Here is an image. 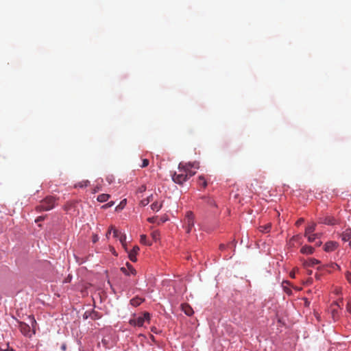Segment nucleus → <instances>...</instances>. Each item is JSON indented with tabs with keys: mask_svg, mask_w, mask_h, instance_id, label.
Instances as JSON below:
<instances>
[{
	"mask_svg": "<svg viewBox=\"0 0 351 351\" xmlns=\"http://www.w3.org/2000/svg\"><path fill=\"white\" fill-rule=\"evenodd\" d=\"M29 319L32 324V328L26 323L21 322H19V329L25 336L31 337L36 332L34 326L36 324V322L34 317L29 316Z\"/></svg>",
	"mask_w": 351,
	"mask_h": 351,
	"instance_id": "f257e3e1",
	"label": "nucleus"
},
{
	"mask_svg": "<svg viewBox=\"0 0 351 351\" xmlns=\"http://www.w3.org/2000/svg\"><path fill=\"white\" fill-rule=\"evenodd\" d=\"M56 204V199L53 197H47L45 199L40 202V204L36 207L38 212L50 210L54 208Z\"/></svg>",
	"mask_w": 351,
	"mask_h": 351,
	"instance_id": "f03ea898",
	"label": "nucleus"
},
{
	"mask_svg": "<svg viewBox=\"0 0 351 351\" xmlns=\"http://www.w3.org/2000/svg\"><path fill=\"white\" fill-rule=\"evenodd\" d=\"M172 180L175 183L180 185L188 180V173L186 169H183L182 164L179 165L178 171L172 175Z\"/></svg>",
	"mask_w": 351,
	"mask_h": 351,
	"instance_id": "7ed1b4c3",
	"label": "nucleus"
},
{
	"mask_svg": "<svg viewBox=\"0 0 351 351\" xmlns=\"http://www.w3.org/2000/svg\"><path fill=\"white\" fill-rule=\"evenodd\" d=\"M150 314L147 312H145L142 316H138L131 319L129 322L130 324L134 326H143L144 323L147 322L149 323Z\"/></svg>",
	"mask_w": 351,
	"mask_h": 351,
	"instance_id": "20e7f679",
	"label": "nucleus"
},
{
	"mask_svg": "<svg viewBox=\"0 0 351 351\" xmlns=\"http://www.w3.org/2000/svg\"><path fill=\"white\" fill-rule=\"evenodd\" d=\"M184 223L186 232H191L192 228L194 226L195 224V216L193 212L188 211L186 213L184 219Z\"/></svg>",
	"mask_w": 351,
	"mask_h": 351,
	"instance_id": "39448f33",
	"label": "nucleus"
},
{
	"mask_svg": "<svg viewBox=\"0 0 351 351\" xmlns=\"http://www.w3.org/2000/svg\"><path fill=\"white\" fill-rule=\"evenodd\" d=\"M195 167L198 168V164L193 163L191 164V162H189L188 164H186L185 165H182L183 169H186V172L188 173V179L195 175V172L191 170V168Z\"/></svg>",
	"mask_w": 351,
	"mask_h": 351,
	"instance_id": "423d86ee",
	"label": "nucleus"
},
{
	"mask_svg": "<svg viewBox=\"0 0 351 351\" xmlns=\"http://www.w3.org/2000/svg\"><path fill=\"white\" fill-rule=\"evenodd\" d=\"M139 247L137 245L134 246L133 249L128 252V256L131 261L136 262V254L139 251Z\"/></svg>",
	"mask_w": 351,
	"mask_h": 351,
	"instance_id": "0eeeda50",
	"label": "nucleus"
},
{
	"mask_svg": "<svg viewBox=\"0 0 351 351\" xmlns=\"http://www.w3.org/2000/svg\"><path fill=\"white\" fill-rule=\"evenodd\" d=\"M181 307H182V310L184 311V313L188 316L192 315L194 313L191 306L186 303L182 304Z\"/></svg>",
	"mask_w": 351,
	"mask_h": 351,
	"instance_id": "6e6552de",
	"label": "nucleus"
},
{
	"mask_svg": "<svg viewBox=\"0 0 351 351\" xmlns=\"http://www.w3.org/2000/svg\"><path fill=\"white\" fill-rule=\"evenodd\" d=\"M341 237L342 241L346 242L350 241L351 239V229H346L343 233L341 234Z\"/></svg>",
	"mask_w": 351,
	"mask_h": 351,
	"instance_id": "1a4fd4ad",
	"label": "nucleus"
},
{
	"mask_svg": "<svg viewBox=\"0 0 351 351\" xmlns=\"http://www.w3.org/2000/svg\"><path fill=\"white\" fill-rule=\"evenodd\" d=\"M337 247V243L333 241L327 242L324 245V250L326 252L333 251Z\"/></svg>",
	"mask_w": 351,
	"mask_h": 351,
	"instance_id": "9d476101",
	"label": "nucleus"
},
{
	"mask_svg": "<svg viewBox=\"0 0 351 351\" xmlns=\"http://www.w3.org/2000/svg\"><path fill=\"white\" fill-rule=\"evenodd\" d=\"M300 252L304 254H312L314 252V248L309 245H304L301 248Z\"/></svg>",
	"mask_w": 351,
	"mask_h": 351,
	"instance_id": "9b49d317",
	"label": "nucleus"
},
{
	"mask_svg": "<svg viewBox=\"0 0 351 351\" xmlns=\"http://www.w3.org/2000/svg\"><path fill=\"white\" fill-rule=\"evenodd\" d=\"M316 228V223H312L311 224L308 225L305 230L304 236H307V234H314V231L315 230Z\"/></svg>",
	"mask_w": 351,
	"mask_h": 351,
	"instance_id": "f8f14e48",
	"label": "nucleus"
},
{
	"mask_svg": "<svg viewBox=\"0 0 351 351\" xmlns=\"http://www.w3.org/2000/svg\"><path fill=\"white\" fill-rule=\"evenodd\" d=\"M322 222L327 225H334L336 223V219L330 216H326L323 219Z\"/></svg>",
	"mask_w": 351,
	"mask_h": 351,
	"instance_id": "ddd939ff",
	"label": "nucleus"
},
{
	"mask_svg": "<svg viewBox=\"0 0 351 351\" xmlns=\"http://www.w3.org/2000/svg\"><path fill=\"white\" fill-rule=\"evenodd\" d=\"M339 307V304L338 302H335L332 304V315L334 319L338 315V308Z\"/></svg>",
	"mask_w": 351,
	"mask_h": 351,
	"instance_id": "4468645a",
	"label": "nucleus"
},
{
	"mask_svg": "<svg viewBox=\"0 0 351 351\" xmlns=\"http://www.w3.org/2000/svg\"><path fill=\"white\" fill-rule=\"evenodd\" d=\"M110 197V195H108V194H106V193H103V194H100L97 196V201H99V202H107L109 198Z\"/></svg>",
	"mask_w": 351,
	"mask_h": 351,
	"instance_id": "2eb2a0df",
	"label": "nucleus"
},
{
	"mask_svg": "<svg viewBox=\"0 0 351 351\" xmlns=\"http://www.w3.org/2000/svg\"><path fill=\"white\" fill-rule=\"evenodd\" d=\"M320 263V261L315 258H310L306 263H304V265L306 267H313L315 265H317Z\"/></svg>",
	"mask_w": 351,
	"mask_h": 351,
	"instance_id": "dca6fc26",
	"label": "nucleus"
},
{
	"mask_svg": "<svg viewBox=\"0 0 351 351\" xmlns=\"http://www.w3.org/2000/svg\"><path fill=\"white\" fill-rule=\"evenodd\" d=\"M143 300L142 298L136 297L130 300V304L134 306H138L143 302Z\"/></svg>",
	"mask_w": 351,
	"mask_h": 351,
	"instance_id": "f3484780",
	"label": "nucleus"
},
{
	"mask_svg": "<svg viewBox=\"0 0 351 351\" xmlns=\"http://www.w3.org/2000/svg\"><path fill=\"white\" fill-rule=\"evenodd\" d=\"M197 183L204 188H206L207 186V181L204 176H199L198 177Z\"/></svg>",
	"mask_w": 351,
	"mask_h": 351,
	"instance_id": "a211bd4d",
	"label": "nucleus"
},
{
	"mask_svg": "<svg viewBox=\"0 0 351 351\" xmlns=\"http://www.w3.org/2000/svg\"><path fill=\"white\" fill-rule=\"evenodd\" d=\"M321 236V234H307V236H305L307 237L308 242H313L316 240V239L319 238Z\"/></svg>",
	"mask_w": 351,
	"mask_h": 351,
	"instance_id": "6ab92c4d",
	"label": "nucleus"
},
{
	"mask_svg": "<svg viewBox=\"0 0 351 351\" xmlns=\"http://www.w3.org/2000/svg\"><path fill=\"white\" fill-rule=\"evenodd\" d=\"M162 206V204L161 202H155L151 205V208L154 211L158 212Z\"/></svg>",
	"mask_w": 351,
	"mask_h": 351,
	"instance_id": "aec40b11",
	"label": "nucleus"
},
{
	"mask_svg": "<svg viewBox=\"0 0 351 351\" xmlns=\"http://www.w3.org/2000/svg\"><path fill=\"white\" fill-rule=\"evenodd\" d=\"M271 223H267L266 225H264V226H261L259 227V230L262 232H265V233H267V232H269L271 230Z\"/></svg>",
	"mask_w": 351,
	"mask_h": 351,
	"instance_id": "412c9836",
	"label": "nucleus"
},
{
	"mask_svg": "<svg viewBox=\"0 0 351 351\" xmlns=\"http://www.w3.org/2000/svg\"><path fill=\"white\" fill-rule=\"evenodd\" d=\"M119 241L121 242V243L122 244L123 247L125 249V250H127L125 234H121L120 237H119Z\"/></svg>",
	"mask_w": 351,
	"mask_h": 351,
	"instance_id": "4be33fe9",
	"label": "nucleus"
},
{
	"mask_svg": "<svg viewBox=\"0 0 351 351\" xmlns=\"http://www.w3.org/2000/svg\"><path fill=\"white\" fill-rule=\"evenodd\" d=\"M88 316H90V317L92 319H99L100 317V316L99 315L97 311H90Z\"/></svg>",
	"mask_w": 351,
	"mask_h": 351,
	"instance_id": "5701e85b",
	"label": "nucleus"
},
{
	"mask_svg": "<svg viewBox=\"0 0 351 351\" xmlns=\"http://www.w3.org/2000/svg\"><path fill=\"white\" fill-rule=\"evenodd\" d=\"M160 233L157 230H154L152 232V239L156 241L158 239H159Z\"/></svg>",
	"mask_w": 351,
	"mask_h": 351,
	"instance_id": "b1692460",
	"label": "nucleus"
},
{
	"mask_svg": "<svg viewBox=\"0 0 351 351\" xmlns=\"http://www.w3.org/2000/svg\"><path fill=\"white\" fill-rule=\"evenodd\" d=\"M140 241H141V243L145 244V245H151L150 243L147 242V237L145 234L141 235V240H140Z\"/></svg>",
	"mask_w": 351,
	"mask_h": 351,
	"instance_id": "393cba45",
	"label": "nucleus"
},
{
	"mask_svg": "<svg viewBox=\"0 0 351 351\" xmlns=\"http://www.w3.org/2000/svg\"><path fill=\"white\" fill-rule=\"evenodd\" d=\"M150 197H149L147 199H143L141 202V205L143 206H145L146 205H147L149 204V201H150Z\"/></svg>",
	"mask_w": 351,
	"mask_h": 351,
	"instance_id": "a878e982",
	"label": "nucleus"
},
{
	"mask_svg": "<svg viewBox=\"0 0 351 351\" xmlns=\"http://www.w3.org/2000/svg\"><path fill=\"white\" fill-rule=\"evenodd\" d=\"M113 236L116 238H119L122 233L119 232L118 230L113 228Z\"/></svg>",
	"mask_w": 351,
	"mask_h": 351,
	"instance_id": "bb28decb",
	"label": "nucleus"
},
{
	"mask_svg": "<svg viewBox=\"0 0 351 351\" xmlns=\"http://www.w3.org/2000/svg\"><path fill=\"white\" fill-rule=\"evenodd\" d=\"M125 204H126V199L122 200L120 204L118 206H117L116 210L123 208V207L125 206Z\"/></svg>",
	"mask_w": 351,
	"mask_h": 351,
	"instance_id": "cd10ccee",
	"label": "nucleus"
},
{
	"mask_svg": "<svg viewBox=\"0 0 351 351\" xmlns=\"http://www.w3.org/2000/svg\"><path fill=\"white\" fill-rule=\"evenodd\" d=\"M345 275H346V280L348 281V282L350 284H351V272L346 271Z\"/></svg>",
	"mask_w": 351,
	"mask_h": 351,
	"instance_id": "c85d7f7f",
	"label": "nucleus"
},
{
	"mask_svg": "<svg viewBox=\"0 0 351 351\" xmlns=\"http://www.w3.org/2000/svg\"><path fill=\"white\" fill-rule=\"evenodd\" d=\"M149 165V160L147 159H143L142 165H141V167L144 168L148 166Z\"/></svg>",
	"mask_w": 351,
	"mask_h": 351,
	"instance_id": "c756f323",
	"label": "nucleus"
},
{
	"mask_svg": "<svg viewBox=\"0 0 351 351\" xmlns=\"http://www.w3.org/2000/svg\"><path fill=\"white\" fill-rule=\"evenodd\" d=\"M114 204V202H110L102 206L104 208H108L112 206Z\"/></svg>",
	"mask_w": 351,
	"mask_h": 351,
	"instance_id": "7c9ffc66",
	"label": "nucleus"
},
{
	"mask_svg": "<svg viewBox=\"0 0 351 351\" xmlns=\"http://www.w3.org/2000/svg\"><path fill=\"white\" fill-rule=\"evenodd\" d=\"M127 266L128 267L129 269L130 270V272L132 274H136V270L132 267V266L130 264L127 263Z\"/></svg>",
	"mask_w": 351,
	"mask_h": 351,
	"instance_id": "2f4dec72",
	"label": "nucleus"
},
{
	"mask_svg": "<svg viewBox=\"0 0 351 351\" xmlns=\"http://www.w3.org/2000/svg\"><path fill=\"white\" fill-rule=\"evenodd\" d=\"M157 217H152L147 219V221L149 223H155L156 221Z\"/></svg>",
	"mask_w": 351,
	"mask_h": 351,
	"instance_id": "473e14b6",
	"label": "nucleus"
},
{
	"mask_svg": "<svg viewBox=\"0 0 351 351\" xmlns=\"http://www.w3.org/2000/svg\"><path fill=\"white\" fill-rule=\"evenodd\" d=\"M208 204L210 206H215V202L213 199H210V198H208Z\"/></svg>",
	"mask_w": 351,
	"mask_h": 351,
	"instance_id": "72a5a7b5",
	"label": "nucleus"
},
{
	"mask_svg": "<svg viewBox=\"0 0 351 351\" xmlns=\"http://www.w3.org/2000/svg\"><path fill=\"white\" fill-rule=\"evenodd\" d=\"M45 219V217L44 216H40L38 217H37L35 220V222L36 223H38L40 221H42Z\"/></svg>",
	"mask_w": 351,
	"mask_h": 351,
	"instance_id": "f704fd0d",
	"label": "nucleus"
},
{
	"mask_svg": "<svg viewBox=\"0 0 351 351\" xmlns=\"http://www.w3.org/2000/svg\"><path fill=\"white\" fill-rule=\"evenodd\" d=\"M113 229V226H110L109 230L106 233V238L108 239L109 238V236L110 234H111V231Z\"/></svg>",
	"mask_w": 351,
	"mask_h": 351,
	"instance_id": "c9c22d12",
	"label": "nucleus"
},
{
	"mask_svg": "<svg viewBox=\"0 0 351 351\" xmlns=\"http://www.w3.org/2000/svg\"><path fill=\"white\" fill-rule=\"evenodd\" d=\"M347 311L351 313V302H348L347 306H346Z\"/></svg>",
	"mask_w": 351,
	"mask_h": 351,
	"instance_id": "e433bc0d",
	"label": "nucleus"
},
{
	"mask_svg": "<svg viewBox=\"0 0 351 351\" xmlns=\"http://www.w3.org/2000/svg\"><path fill=\"white\" fill-rule=\"evenodd\" d=\"M99 240V237L95 234L93 237V242L96 243Z\"/></svg>",
	"mask_w": 351,
	"mask_h": 351,
	"instance_id": "4c0bfd02",
	"label": "nucleus"
},
{
	"mask_svg": "<svg viewBox=\"0 0 351 351\" xmlns=\"http://www.w3.org/2000/svg\"><path fill=\"white\" fill-rule=\"evenodd\" d=\"M88 182H88V181H87V180H86V181H84V184H82V183H80V184H79V186H80V187L86 186H87V184H88Z\"/></svg>",
	"mask_w": 351,
	"mask_h": 351,
	"instance_id": "58836bf2",
	"label": "nucleus"
},
{
	"mask_svg": "<svg viewBox=\"0 0 351 351\" xmlns=\"http://www.w3.org/2000/svg\"><path fill=\"white\" fill-rule=\"evenodd\" d=\"M121 270L123 273H124L126 275H130V274L128 272L127 269L125 267H121Z\"/></svg>",
	"mask_w": 351,
	"mask_h": 351,
	"instance_id": "ea45409f",
	"label": "nucleus"
},
{
	"mask_svg": "<svg viewBox=\"0 0 351 351\" xmlns=\"http://www.w3.org/2000/svg\"><path fill=\"white\" fill-rule=\"evenodd\" d=\"M303 221H304V219L300 218V219H299L297 221V222H296V225L299 226V225H300L302 223H303Z\"/></svg>",
	"mask_w": 351,
	"mask_h": 351,
	"instance_id": "a19ab883",
	"label": "nucleus"
},
{
	"mask_svg": "<svg viewBox=\"0 0 351 351\" xmlns=\"http://www.w3.org/2000/svg\"><path fill=\"white\" fill-rule=\"evenodd\" d=\"M89 313H90V311H86L84 313V319H88V317H90V316H88Z\"/></svg>",
	"mask_w": 351,
	"mask_h": 351,
	"instance_id": "79ce46f5",
	"label": "nucleus"
},
{
	"mask_svg": "<svg viewBox=\"0 0 351 351\" xmlns=\"http://www.w3.org/2000/svg\"><path fill=\"white\" fill-rule=\"evenodd\" d=\"M219 249H220L221 250H225V249H226V245H225L224 244H221V245H219Z\"/></svg>",
	"mask_w": 351,
	"mask_h": 351,
	"instance_id": "37998d69",
	"label": "nucleus"
},
{
	"mask_svg": "<svg viewBox=\"0 0 351 351\" xmlns=\"http://www.w3.org/2000/svg\"><path fill=\"white\" fill-rule=\"evenodd\" d=\"M290 276H291V278H295V273H294L293 271H291V272L290 273Z\"/></svg>",
	"mask_w": 351,
	"mask_h": 351,
	"instance_id": "c03bdc74",
	"label": "nucleus"
},
{
	"mask_svg": "<svg viewBox=\"0 0 351 351\" xmlns=\"http://www.w3.org/2000/svg\"><path fill=\"white\" fill-rule=\"evenodd\" d=\"M322 241H319V242H317V243H316V245H317V246H320V245H322Z\"/></svg>",
	"mask_w": 351,
	"mask_h": 351,
	"instance_id": "a18cd8bd",
	"label": "nucleus"
},
{
	"mask_svg": "<svg viewBox=\"0 0 351 351\" xmlns=\"http://www.w3.org/2000/svg\"><path fill=\"white\" fill-rule=\"evenodd\" d=\"M349 246L351 248V240L349 241Z\"/></svg>",
	"mask_w": 351,
	"mask_h": 351,
	"instance_id": "49530a36",
	"label": "nucleus"
},
{
	"mask_svg": "<svg viewBox=\"0 0 351 351\" xmlns=\"http://www.w3.org/2000/svg\"><path fill=\"white\" fill-rule=\"evenodd\" d=\"M349 267L351 269V261L349 263Z\"/></svg>",
	"mask_w": 351,
	"mask_h": 351,
	"instance_id": "de8ad7c7",
	"label": "nucleus"
},
{
	"mask_svg": "<svg viewBox=\"0 0 351 351\" xmlns=\"http://www.w3.org/2000/svg\"><path fill=\"white\" fill-rule=\"evenodd\" d=\"M141 190H145V187L143 186Z\"/></svg>",
	"mask_w": 351,
	"mask_h": 351,
	"instance_id": "09e8293b",
	"label": "nucleus"
},
{
	"mask_svg": "<svg viewBox=\"0 0 351 351\" xmlns=\"http://www.w3.org/2000/svg\"><path fill=\"white\" fill-rule=\"evenodd\" d=\"M4 351H10V350H4ZM10 351H13V350H11Z\"/></svg>",
	"mask_w": 351,
	"mask_h": 351,
	"instance_id": "8fccbe9b",
	"label": "nucleus"
}]
</instances>
